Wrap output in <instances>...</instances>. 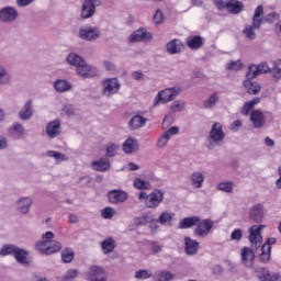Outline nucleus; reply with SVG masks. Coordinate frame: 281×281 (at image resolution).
Segmentation results:
<instances>
[{"instance_id": "f704fd0d", "label": "nucleus", "mask_w": 281, "mask_h": 281, "mask_svg": "<svg viewBox=\"0 0 281 281\" xmlns=\"http://www.w3.org/2000/svg\"><path fill=\"white\" fill-rule=\"evenodd\" d=\"M30 252H27V250L20 248L18 246V248L15 249L14 252V258L16 260V262H19L20 265H27V256Z\"/></svg>"}, {"instance_id": "7c9ffc66", "label": "nucleus", "mask_w": 281, "mask_h": 281, "mask_svg": "<svg viewBox=\"0 0 281 281\" xmlns=\"http://www.w3.org/2000/svg\"><path fill=\"white\" fill-rule=\"evenodd\" d=\"M244 9L245 5L238 0H229L226 7L227 12L231 14H240Z\"/></svg>"}, {"instance_id": "f3484780", "label": "nucleus", "mask_w": 281, "mask_h": 281, "mask_svg": "<svg viewBox=\"0 0 281 281\" xmlns=\"http://www.w3.org/2000/svg\"><path fill=\"white\" fill-rule=\"evenodd\" d=\"M77 74L81 78H94L98 76V68L94 66L88 65L87 61H83L78 68Z\"/></svg>"}, {"instance_id": "4468645a", "label": "nucleus", "mask_w": 281, "mask_h": 281, "mask_svg": "<svg viewBox=\"0 0 281 281\" xmlns=\"http://www.w3.org/2000/svg\"><path fill=\"white\" fill-rule=\"evenodd\" d=\"M19 19V11L14 7H4L0 10V21L2 23H14Z\"/></svg>"}, {"instance_id": "2f4dec72", "label": "nucleus", "mask_w": 281, "mask_h": 281, "mask_svg": "<svg viewBox=\"0 0 281 281\" xmlns=\"http://www.w3.org/2000/svg\"><path fill=\"white\" fill-rule=\"evenodd\" d=\"M175 218V213L162 212L158 220H155V223H159L160 225H165L167 227H172V220Z\"/></svg>"}, {"instance_id": "1a4fd4ad", "label": "nucleus", "mask_w": 281, "mask_h": 281, "mask_svg": "<svg viewBox=\"0 0 281 281\" xmlns=\"http://www.w3.org/2000/svg\"><path fill=\"white\" fill-rule=\"evenodd\" d=\"M277 239L274 237H269L266 243L260 247V254L258 259L263 265H267L271 260V245H276Z\"/></svg>"}, {"instance_id": "6ab92c4d", "label": "nucleus", "mask_w": 281, "mask_h": 281, "mask_svg": "<svg viewBox=\"0 0 281 281\" xmlns=\"http://www.w3.org/2000/svg\"><path fill=\"white\" fill-rule=\"evenodd\" d=\"M250 122L252 123L254 128H263L265 124H267V117L262 111L254 110L250 113Z\"/></svg>"}, {"instance_id": "393cba45", "label": "nucleus", "mask_w": 281, "mask_h": 281, "mask_svg": "<svg viewBox=\"0 0 281 281\" xmlns=\"http://www.w3.org/2000/svg\"><path fill=\"white\" fill-rule=\"evenodd\" d=\"M74 86L67 79H57L54 82V89L57 93H67V91H71Z\"/></svg>"}, {"instance_id": "dca6fc26", "label": "nucleus", "mask_w": 281, "mask_h": 281, "mask_svg": "<svg viewBox=\"0 0 281 281\" xmlns=\"http://www.w3.org/2000/svg\"><path fill=\"white\" fill-rule=\"evenodd\" d=\"M46 135L54 139L63 133V127L60 126V120H54L46 124L45 127Z\"/></svg>"}, {"instance_id": "cd10ccee", "label": "nucleus", "mask_w": 281, "mask_h": 281, "mask_svg": "<svg viewBox=\"0 0 281 281\" xmlns=\"http://www.w3.org/2000/svg\"><path fill=\"white\" fill-rule=\"evenodd\" d=\"M32 115H34V104L32 100H29L19 112V117L20 120H30Z\"/></svg>"}, {"instance_id": "8fccbe9b", "label": "nucleus", "mask_w": 281, "mask_h": 281, "mask_svg": "<svg viewBox=\"0 0 281 281\" xmlns=\"http://www.w3.org/2000/svg\"><path fill=\"white\" fill-rule=\"evenodd\" d=\"M170 110L173 113H181V111H186V102L184 101L176 100V101H173L171 103Z\"/></svg>"}, {"instance_id": "9d476101", "label": "nucleus", "mask_w": 281, "mask_h": 281, "mask_svg": "<svg viewBox=\"0 0 281 281\" xmlns=\"http://www.w3.org/2000/svg\"><path fill=\"white\" fill-rule=\"evenodd\" d=\"M102 5L100 0H83L81 7V19H91L95 14V8Z\"/></svg>"}, {"instance_id": "4d7b16f0", "label": "nucleus", "mask_w": 281, "mask_h": 281, "mask_svg": "<svg viewBox=\"0 0 281 281\" xmlns=\"http://www.w3.org/2000/svg\"><path fill=\"white\" fill-rule=\"evenodd\" d=\"M75 278H78V270L70 269L66 272V274L63 277L61 281H69L74 280Z\"/></svg>"}, {"instance_id": "5701e85b", "label": "nucleus", "mask_w": 281, "mask_h": 281, "mask_svg": "<svg viewBox=\"0 0 281 281\" xmlns=\"http://www.w3.org/2000/svg\"><path fill=\"white\" fill-rule=\"evenodd\" d=\"M136 150H139V142L136 138L128 137L123 143V151L125 155H131L133 153H136Z\"/></svg>"}, {"instance_id": "4be33fe9", "label": "nucleus", "mask_w": 281, "mask_h": 281, "mask_svg": "<svg viewBox=\"0 0 281 281\" xmlns=\"http://www.w3.org/2000/svg\"><path fill=\"white\" fill-rule=\"evenodd\" d=\"M33 203L34 201L31 198H20L15 203V207L20 214H27Z\"/></svg>"}, {"instance_id": "774afa93", "label": "nucleus", "mask_w": 281, "mask_h": 281, "mask_svg": "<svg viewBox=\"0 0 281 281\" xmlns=\"http://www.w3.org/2000/svg\"><path fill=\"white\" fill-rule=\"evenodd\" d=\"M271 278H273V274H270L269 271H265L259 276L260 281H271Z\"/></svg>"}, {"instance_id": "5fc2aeb1", "label": "nucleus", "mask_w": 281, "mask_h": 281, "mask_svg": "<svg viewBox=\"0 0 281 281\" xmlns=\"http://www.w3.org/2000/svg\"><path fill=\"white\" fill-rule=\"evenodd\" d=\"M142 225H146V220L143 217H136L133 220L132 224H130V229L133 231L136 227H142Z\"/></svg>"}, {"instance_id": "c756f323", "label": "nucleus", "mask_w": 281, "mask_h": 281, "mask_svg": "<svg viewBox=\"0 0 281 281\" xmlns=\"http://www.w3.org/2000/svg\"><path fill=\"white\" fill-rule=\"evenodd\" d=\"M244 88L250 95H258L261 89L260 83L251 81V79L249 78H246V80L244 81Z\"/></svg>"}, {"instance_id": "a18cd8bd", "label": "nucleus", "mask_w": 281, "mask_h": 281, "mask_svg": "<svg viewBox=\"0 0 281 281\" xmlns=\"http://www.w3.org/2000/svg\"><path fill=\"white\" fill-rule=\"evenodd\" d=\"M16 248L14 244H7L0 249V256H14Z\"/></svg>"}, {"instance_id": "79ce46f5", "label": "nucleus", "mask_w": 281, "mask_h": 281, "mask_svg": "<svg viewBox=\"0 0 281 281\" xmlns=\"http://www.w3.org/2000/svg\"><path fill=\"white\" fill-rule=\"evenodd\" d=\"M103 254H111L115 249V240L108 238L101 243Z\"/></svg>"}, {"instance_id": "bf43d9fd", "label": "nucleus", "mask_w": 281, "mask_h": 281, "mask_svg": "<svg viewBox=\"0 0 281 281\" xmlns=\"http://www.w3.org/2000/svg\"><path fill=\"white\" fill-rule=\"evenodd\" d=\"M162 250H164V246H161L159 241H150L151 254H161Z\"/></svg>"}, {"instance_id": "f8f14e48", "label": "nucleus", "mask_w": 281, "mask_h": 281, "mask_svg": "<svg viewBox=\"0 0 281 281\" xmlns=\"http://www.w3.org/2000/svg\"><path fill=\"white\" fill-rule=\"evenodd\" d=\"M100 34L99 27L83 26L79 29L78 36L81 38V41H98Z\"/></svg>"}, {"instance_id": "b1692460", "label": "nucleus", "mask_w": 281, "mask_h": 281, "mask_svg": "<svg viewBox=\"0 0 281 281\" xmlns=\"http://www.w3.org/2000/svg\"><path fill=\"white\" fill-rule=\"evenodd\" d=\"M166 49L168 54H181L186 49V45L180 40H171L167 44Z\"/></svg>"}, {"instance_id": "338daca9", "label": "nucleus", "mask_w": 281, "mask_h": 281, "mask_svg": "<svg viewBox=\"0 0 281 281\" xmlns=\"http://www.w3.org/2000/svg\"><path fill=\"white\" fill-rule=\"evenodd\" d=\"M278 19H280V14H278V12H271L266 15L267 23H273V21H278Z\"/></svg>"}, {"instance_id": "c9c22d12", "label": "nucleus", "mask_w": 281, "mask_h": 281, "mask_svg": "<svg viewBox=\"0 0 281 281\" xmlns=\"http://www.w3.org/2000/svg\"><path fill=\"white\" fill-rule=\"evenodd\" d=\"M218 100H221V97L218 95V92H213L204 101V109H214V106H216V104H218Z\"/></svg>"}, {"instance_id": "2eb2a0df", "label": "nucleus", "mask_w": 281, "mask_h": 281, "mask_svg": "<svg viewBox=\"0 0 281 281\" xmlns=\"http://www.w3.org/2000/svg\"><path fill=\"white\" fill-rule=\"evenodd\" d=\"M258 249L249 247L241 248V262L245 267L251 269L254 267V261L256 260V252Z\"/></svg>"}, {"instance_id": "c85d7f7f", "label": "nucleus", "mask_w": 281, "mask_h": 281, "mask_svg": "<svg viewBox=\"0 0 281 281\" xmlns=\"http://www.w3.org/2000/svg\"><path fill=\"white\" fill-rule=\"evenodd\" d=\"M186 254L188 256H194L199 251V241L184 237Z\"/></svg>"}, {"instance_id": "4c0bfd02", "label": "nucleus", "mask_w": 281, "mask_h": 281, "mask_svg": "<svg viewBox=\"0 0 281 281\" xmlns=\"http://www.w3.org/2000/svg\"><path fill=\"white\" fill-rule=\"evenodd\" d=\"M67 63L69 65H74L75 67H77V69L85 63V59H82V57H80L78 54L76 53H70L67 56Z\"/></svg>"}, {"instance_id": "052dcab7", "label": "nucleus", "mask_w": 281, "mask_h": 281, "mask_svg": "<svg viewBox=\"0 0 281 281\" xmlns=\"http://www.w3.org/2000/svg\"><path fill=\"white\" fill-rule=\"evenodd\" d=\"M227 69L231 71H238L239 69H243V63H240V60L231 61L227 64Z\"/></svg>"}, {"instance_id": "3c124183", "label": "nucleus", "mask_w": 281, "mask_h": 281, "mask_svg": "<svg viewBox=\"0 0 281 281\" xmlns=\"http://www.w3.org/2000/svg\"><path fill=\"white\" fill-rule=\"evenodd\" d=\"M47 157H53V159H55L56 161H67V156L60 151H56V150H48L46 153Z\"/></svg>"}, {"instance_id": "69168bd1", "label": "nucleus", "mask_w": 281, "mask_h": 281, "mask_svg": "<svg viewBox=\"0 0 281 281\" xmlns=\"http://www.w3.org/2000/svg\"><path fill=\"white\" fill-rule=\"evenodd\" d=\"M61 113H65V115H75L76 108H74V105L71 104L64 105L61 109Z\"/></svg>"}, {"instance_id": "58836bf2", "label": "nucleus", "mask_w": 281, "mask_h": 281, "mask_svg": "<svg viewBox=\"0 0 281 281\" xmlns=\"http://www.w3.org/2000/svg\"><path fill=\"white\" fill-rule=\"evenodd\" d=\"M117 150H120V145L115 143H108L105 145V157L108 159L111 157H115V155H117Z\"/></svg>"}, {"instance_id": "39448f33", "label": "nucleus", "mask_w": 281, "mask_h": 281, "mask_svg": "<svg viewBox=\"0 0 281 281\" xmlns=\"http://www.w3.org/2000/svg\"><path fill=\"white\" fill-rule=\"evenodd\" d=\"M87 281H109V273L100 266L92 265L85 273Z\"/></svg>"}, {"instance_id": "de8ad7c7", "label": "nucleus", "mask_w": 281, "mask_h": 281, "mask_svg": "<svg viewBox=\"0 0 281 281\" xmlns=\"http://www.w3.org/2000/svg\"><path fill=\"white\" fill-rule=\"evenodd\" d=\"M272 78L276 80H281V59H278L272 65Z\"/></svg>"}, {"instance_id": "0eeeda50", "label": "nucleus", "mask_w": 281, "mask_h": 281, "mask_svg": "<svg viewBox=\"0 0 281 281\" xmlns=\"http://www.w3.org/2000/svg\"><path fill=\"white\" fill-rule=\"evenodd\" d=\"M271 71L272 69L269 67L267 61H262L258 65L252 64L248 67L246 78H248V80H254V78H258V76H261V74H271Z\"/></svg>"}, {"instance_id": "72a5a7b5", "label": "nucleus", "mask_w": 281, "mask_h": 281, "mask_svg": "<svg viewBox=\"0 0 281 281\" xmlns=\"http://www.w3.org/2000/svg\"><path fill=\"white\" fill-rule=\"evenodd\" d=\"M146 122H148V120L142 115H134L131 120H130V128H132V131H137V128H142V126H144V124H146Z\"/></svg>"}, {"instance_id": "864d4df0", "label": "nucleus", "mask_w": 281, "mask_h": 281, "mask_svg": "<svg viewBox=\"0 0 281 281\" xmlns=\"http://www.w3.org/2000/svg\"><path fill=\"white\" fill-rule=\"evenodd\" d=\"M168 142H170V135H168V133H164L157 142V148H166V146H168Z\"/></svg>"}, {"instance_id": "680f3d73", "label": "nucleus", "mask_w": 281, "mask_h": 281, "mask_svg": "<svg viewBox=\"0 0 281 281\" xmlns=\"http://www.w3.org/2000/svg\"><path fill=\"white\" fill-rule=\"evenodd\" d=\"M164 12H161V10H157L154 14V21L156 23V25H161V23H164Z\"/></svg>"}, {"instance_id": "a19ab883", "label": "nucleus", "mask_w": 281, "mask_h": 281, "mask_svg": "<svg viewBox=\"0 0 281 281\" xmlns=\"http://www.w3.org/2000/svg\"><path fill=\"white\" fill-rule=\"evenodd\" d=\"M8 133L9 135H18V136H21V135H24L25 133V127L23 126V124L21 123H15L13 124L12 126H10L8 128Z\"/></svg>"}, {"instance_id": "a878e982", "label": "nucleus", "mask_w": 281, "mask_h": 281, "mask_svg": "<svg viewBox=\"0 0 281 281\" xmlns=\"http://www.w3.org/2000/svg\"><path fill=\"white\" fill-rule=\"evenodd\" d=\"M200 221L201 217L199 216L184 217L179 222V229H190L192 227H196Z\"/></svg>"}, {"instance_id": "c03bdc74", "label": "nucleus", "mask_w": 281, "mask_h": 281, "mask_svg": "<svg viewBox=\"0 0 281 281\" xmlns=\"http://www.w3.org/2000/svg\"><path fill=\"white\" fill-rule=\"evenodd\" d=\"M63 249V245L58 241H48V247L46 249V256H52V254H56Z\"/></svg>"}, {"instance_id": "7ed1b4c3", "label": "nucleus", "mask_w": 281, "mask_h": 281, "mask_svg": "<svg viewBox=\"0 0 281 281\" xmlns=\"http://www.w3.org/2000/svg\"><path fill=\"white\" fill-rule=\"evenodd\" d=\"M139 201H144L146 207L149 210H157L158 205L164 203V191L155 189L151 193L140 192L138 194Z\"/></svg>"}, {"instance_id": "0e129e2a", "label": "nucleus", "mask_w": 281, "mask_h": 281, "mask_svg": "<svg viewBox=\"0 0 281 281\" xmlns=\"http://www.w3.org/2000/svg\"><path fill=\"white\" fill-rule=\"evenodd\" d=\"M114 211H113V207H105L102 210L101 212V216L103 218H113V215H114Z\"/></svg>"}, {"instance_id": "e2e57ef3", "label": "nucleus", "mask_w": 281, "mask_h": 281, "mask_svg": "<svg viewBox=\"0 0 281 281\" xmlns=\"http://www.w3.org/2000/svg\"><path fill=\"white\" fill-rule=\"evenodd\" d=\"M254 111V105L248 101L241 108V115H249Z\"/></svg>"}, {"instance_id": "37998d69", "label": "nucleus", "mask_w": 281, "mask_h": 281, "mask_svg": "<svg viewBox=\"0 0 281 281\" xmlns=\"http://www.w3.org/2000/svg\"><path fill=\"white\" fill-rule=\"evenodd\" d=\"M217 190H220V192H226V194H232V192H234V182L232 181L220 182L217 184Z\"/></svg>"}, {"instance_id": "412c9836", "label": "nucleus", "mask_w": 281, "mask_h": 281, "mask_svg": "<svg viewBox=\"0 0 281 281\" xmlns=\"http://www.w3.org/2000/svg\"><path fill=\"white\" fill-rule=\"evenodd\" d=\"M153 33L147 32L144 29H139L130 35V43H139L142 41H150Z\"/></svg>"}, {"instance_id": "f257e3e1", "label": "nucleus", "mask_w": 281, "mask_h": 281, "mask_svg": "<svg viewBox=\"0 0 281 281\" xmlns=\"http://www.w3.org/2000/svg\"><path fill=\"white\" fill-rule=\"evenodd\" d=\"M265 14V7L258 5L255 10V13L251 19V24H246L244 26V30L241 31V34L247 38L248 41H256L258 35L256 32L262 27V15Z\"/></svg>"}, {"instance_id": "09e8293b", "label": "nucleus", "mask_w": 281, "mask_h": 281, "mask_svg": "<svg viewBox=\"0 0 281 281\" xmlns=\"http://www.w3.org/2000/svg\"><path fill=\"white\" fill-rule=\"evenodd\" d=\"M48 247H49V240H40L35 244L36 251H40L43 256H47Z\"/></svg>"}, {"instance_id": "ddd939ff", "label": "nucleus", "mask_w": 281, "mask_h": 281, "mask_svg": "<svg viewBox=\"0 0 281 281\" xmlns=\"http://www.w3.org/2000/svg\"><path fill=\"white\" fill-rule=\"evenodd\" d=\"M248 218L252 223H262V221H265V206L260 203L250 206Z\"/></svg>"}, {"instance_id": "a211bd4d", "label": "nucleus", "mask_w": 281, "mask_h": 281, "mask_svg": "<svg viewBox=\"0 0 281 281\" xmlns=\"http://www.w3.org/2000/svg\"><path fill=\"white\" fill-rule=\"evenodd\" d=\"M108 199L110 203L117 204V203H124L128 201V193L123 190H111L108 193Z\"/></svg>"}, {"instance_id": "bb28decb", "label": "nucleus", "mask_w": 281, "mask_h": 281, "mask_svg": "<svg viewBox=\"0 0 281 281\" xmlns=\"http://www.w3.org/2000/svg\"><path fill=\"white\" fill-rule=\"evenodd\" d=\"M92 168L97 172H106V170H111V161L106 158H100L92 161Z\"/></svg>"}, {"instance_id": "49530a36", "label": "nucleus", "mask_w": 281, "mask_h": 281, "mask_svg": "<svg viewBox=\"0 0 281 281\" xmlns=\"http://www.w3.org/2000/svg\"><path fill=\"white\" fill-rule=\"evenodd\" d=\"M11 80L12 77L10 76V72L0 65V85H10Z\"/></svg>"}, {"instance_id": "e433bc0d", "label": "nucleus", "mask_w": 281, "mask_h": 281, "mask_svg": "<svg viewBox=\"0 0 281 281\" xmlns=\"http://www.w3.org/2000/svg\"><path fill=\"white\" fill-rule=\"evenodd\" d=\"M74 258H76V252L74 251V249L68 247L61 251V260L66 265H69V262H74Z\"/></svg>"}, {"instance_id": "20e7f679", "label": "nucleus", "mask_w": 281, "mask_h": 281, "mask_svg": "<svg viewBox=\"0 0 281 281\" xmlns=\"http://www.w3.org/2000/svg\"><path fill=\"white\" fill-rule=\"evenodd\" d=\"M265 225H252L248 228V240L252 249H260L262 247V231Z\"/></svg>"}, {"instance_id": "603ef678", "label": "nucleus", "mask_w": 281, "mask_h": 281, "mask_svg": "<svg viewBox=\"0 0 281 281\" xmlns=\"http://www.w3.org/2000/svg\"><path fill=\"white\" fill-rule=\"evenodd\" d=\"M134 278L136 280H148V278H153V274L148 270H138L135 272Z\"/></svg>"}, {"instance_id": "f03ea898", "label": "nucleus", "mask_w": 281, "mask_h": 281, "mask_svg": "<svg viewBox=\"0 0 281 281\" xmlns=\"http://www.w3.org/2000/svg\"><path fill=\"white\" fill-rule=\"evenodd\" d=\"M223 142H225L223 125L215 122L209 133L206 148H209V150H214L215 148H218V146H223Z\"/></svg>"}, {"instance_id": "13d9d810", "label": "nucleus", "mask_w": 281, "mask_h": 281, "mask_svg": "<svg viewBox=\"0 0 281 281\" xmlns=\"http://www.w3.org/2000/svg\"><path fill=\"white\" fill-rule=\"evenodd\" d=\"M231 240H236L237 243H239V240H243V229H234L231 234Z\"/></svg>"}, {"instance_id": "aec40b11", "label": "nucleus", "mask_w": 281, "mask_h": 281, "mask_svg": "<svg viewBox=\"0 0 281 281\" xmlns=\"http://www.w3.org/2000/svg\"><path fill=\"white\" fill-rule=\"evenodd\" d=\"M190 183L195 190H201L203 183H205V172L203 171H193L189 176Z\"/></svg>"}, {"instance_id": "423d86ee", "label": "nucleus", "mask_w": 281, "mask_h": 281, "mask_svg": "<svg viewBox=\"0 0 281 281\" xmlns=\"http://www.w3.org/2000/svg\"><path fill=\"white\" fill-rule=\"evenodd\" d=\"M181 93V89L179 88H167L158 92L156 99L154 100V106H158V104H166L168 102H172L177 95Z\"/></svg>"}, {"instance_id": "ea45409f", "label": "nucleus", "mask_w": 281, "mask_h": 281, "mask_svg": "<svg viewBox=\"0 0 281 281\" xmlns=\"http://www.w3.org/2000/svg\"><path fill=\"white\" fill-rule=\"evenodd\" d=\"M155 278L158 281H172L175 279V274L168 270H160L156 272Z\"/></svg>"}, {"instance_id": "9b49d317", "label": "nucleus", "mask_w": 281, "mask_h": 281, "mask_svg": "<svg viewBox=\"0 0 281 281\" xmlns=\"http://www.w3.org/2000/svg\"><path fill=\"white\" fill-rule=\"evenodd\" d=\"M194 234L195 236H199L200 238H205V236L210 235V232H212V227H214V222L210 218L201 220L198 224H195Z\"/></svg>"}, {"instance_id": "6e6552de", "label": "nucleus", "mask_w": 281, "mask_h": 281, "mask_svg": "<svg viewBox=\"0 0 281 281\" xmlns=\"http://www.w3.org/2000/svg\"><path fill=\"white\" fill-rule=\"evenodd\" d=\"M102 94L105 95V98H111V95H115V93H117V91H120V88L122 87V83H120V80H117V78L104 79L102 81Z\"/></svg>"}, {"instance_id": "6e6d98bb", "label": "nucleus", "mask_w": 281, "mask_h": 281, "mask_svg": "<svg viewBox=\"0 0 281 281\" xmlns=\"http://www.w3.org/2000/svg\"><path fill=\"white\" fill-rule=\"evenodd\" d=\"M148 182L139 179V178H136L134 180V188H136L137 190H147L148 189Z\"/></svg>"}, {"instance_id": "473e14b6", "label": "nucleus", "mask_w": 281, "mask_h": 281, "mask_svg": "<svg viewBox=\"0 0 281 281\" xmlns=\"http://www.w3.org/2000/svg\"><path fill=\"white\" fill-rule=\"evenodd\" d=\"M187 45L190 49H201L203 47V37L201 35L189 36L187 38Z\"/></svg>"}]
</instances>
